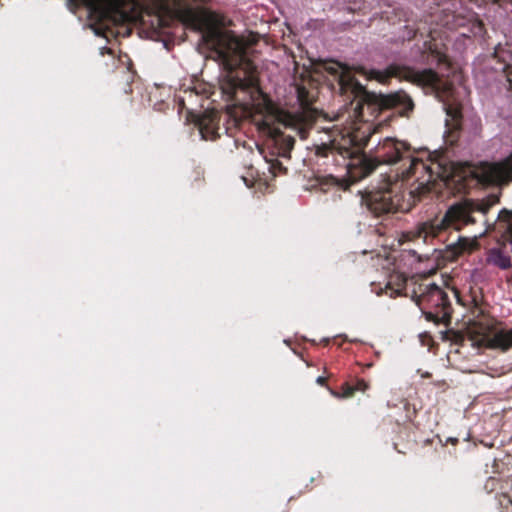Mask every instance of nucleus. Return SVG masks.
<instances>
[{"label": "nucleus", "instance_id": "obj_1", "mask_svg": "<svg viewBox=\"0 0 512 512\" xmlns=\"http://www.w3.org/2000/svg\"><path fill=\"white\" fill-rule=\"evenodd\" d=\"M206 0H162V28L168 25L171 13L186 28L199 32L202 40L213 49L227 67L219 81L222 94L235 104H251L261 115L259 129L278 142L284 138L285 148L291 150L295 139L284 137L282 129L295 131L307 139L316 121V111L310 109L315 95L306 87H297V98L303 110L290 113L265 94L259 86L252 63L247 59V44L233 31L223 30L225 17L205 6Z\"/></svg>", "mask_w": 512, "mask_h": 512}, {"label": "nucleus", "instance_id": "obj_2", "mask_svg": "<svg viewBox=\"0 0 512 512\" xmlns=\"http://www.w3.org/2000/svg\"><path fill=\"white\" fill-rule=\"evenodd\" d=\"M71 11L86 10L90 28L97 36H129V22L139 21L142 33L160 41V0H68Z\"/></svg>", "mask_w": 512, "mask_h": 512}, {"label": "nucleus", "instance_id": "obj_3", "mask_svg": "<svg viewBox=\"0 0 512 512\" xmlns=\"http://www.w3.org/2000/svg\"><path fill=\"white\" fill-rule=\"evenodd\" d=\"M327 85L333 93L343 98L349 118L355 122L368 123L384 110H394L401 116H408L414 109L411 97L404 91L390 94H374L352 75L350 69L337 61H325Z\"/></svg>", "mask_w": 512, "mask_h": 512}, {"label": "nucleus", "instance_id": "obj_4", "mask_svg": "<svg viewBox=\"0 0 512 512\" xmlns=\"http://www.w3.org/2000/svg\"><path fill=\"white\" fill-rule=\"evenodd\" d=\"M367 159L373 163V171L380 164L402 163L401 171L397 174L402 182L413 180L412 185L418 190H427L433 179L447 177L450 167L443 160H435L429 154L426 159L415 155L411 146L395 138L387 137L379 141L373 150L372 157Z\"/></svg>", "mask_w": 512, "mask_h": 512}, {"label": "nucleus", "instance_id": "obj_5", "mask_svg": "<svg viewBox=\"0 0 512 512\" xmlns=\"http://www.w3.org/2000/svg\"><path fill=\"white\" fill-rule=\"evenodd\" d=\"M371 139V127L360 133L354 131L340 140L315 145L316 163L326 168H343L353 182L360 181L373 173V163L363 153Z\"/></svg>", "mask_w": 512, "mask_h": 512}, {"label": "nucleus", "instance_id": "obj_6", "mask_svg": "<svg viewBox=\"0 0 512 512\" xmlns=\"http://www.w3.org/2000/svg\"><path fill=\"white\" fill-rule=\"evenodd\" d=\"M432 158L437 161H445L450 167L449 174L447 177L433 179L425 191L418 190L417 188L410 189L409 195L411 198L417 197L418 200H421L425 194L432 191L437 180L446 182L456 176H459L458 181H461L462 178L466 182L475 181L477 184L483 185H501L512 181V153L500 162H480L478 165L467 164L462 168V176L456 174L453 165L444 156L432 155Z\"/></svg>", "mask_w": 512, "mask_h": 512}, {"label": "nucleus", "instance_id": "obj_7", "mask_svg": "<svg viewBox=\"0 0 512 512\" xmlns=\"http://www.w3.org/2000/svg\"><path fill=\"white\" fill-rule=\"evenodd\" d=\"M474 212L484 213L473 202L465 201L457 203L448 208L442 216L419 223L413 230L408 232L410 240L422 239L424 243H433L434 240L445 242L444 234L450 230L459 231L463 227L476 222Z\"/></svg>", "mask_w": 512, "mask_h": 512}, {"label": "nucleus", "instance_id": "obj_8", "mask_svg": "<svg viewBox=\"0 0 512 512\" xmlns=\"http://www.w3.org/2000/svg\"><path fill=\"white\" fill-rule=\"evenodd\" d=\"M411 297L427 321L448 326L451 322L452 305L447 293L427 278L412 289Z\"/></svg>", "mask_w": 512, "mask_h": 512}, {"label": "nucleus", "instance_id": "obj_9", "mask_svg": "<svg viewBox=\"0 0 512 512\" xmlns=\"http://www.w3.org/2000/svg\"><path fill=\"white\" fill-rule=\"evenodd\" d=\"M356 71L368 80H376L382 84L387 83L391 78L405 80L418 86L437 87L440 83L439 75L432 69L417 70L398 63H392L384 70L367 69L361 66Z\"/></svg>", "mask_w": 512, "mask_h": 512}, {"label": "nucleus", "instance_id": "obj_10", "mask_svg": "<svg viewBox=\"0 0 512 512\" xmlns=\"http://www.w3.org/2000/svg\"><path fill=\"white\" fill-rule=\"evenodd\" d=\"M395 189L396 185L386 189L368 192L365 197L368 209L376 216L387 213L408 212L412 205L419 201L417 197H409L406 201L404 195L397 193ZM408 196L410 195L408 194Z\"/></svg>", "mask_w": 512, "mask_h": 512}, {"label": "nucleus", "instance_id": "obj_11", "mask_svg": "<svg viewBox=\"0 0 512 512\" xmlns=\"http://www.w3.org/2000/svg\"><path fill=\"white\" fill-rule=\"evenodd\" d=\"M452 27L464 29L465 31L461 32L464 37H483L486 33L485 25L476 13L468 16L454 15Z\"/></svg>", "mask_w": 512, "mask_h": 512}, {"label": "nucleus", "instance_id": "obj_12", "mask_svg": "<svg viewBox=\"0 0 512 512\" xmlns=\"http://www.w3.org/2000/svg\"><path fill=\"white\" fill-rule=\"evenodd\" d=\"M493 56L501 65L500 69L505 79L504 86L512 95V52L498 46L495 48Z\"/></svg>", "mask_w": 512, "mask_h": 512}, {"label": "nucleus", "instance_id": "obj_13", "mask_svg": "<svg viewBox=\"0 0 512 512\" xmlns=\"http://www.w3.org/2000/svg\"><path fill=\"white\" fill-rule=\"evenodd\" d=\"M448 115L452 117L451 123L449 121L446 122L447 131L445 132V142L450 146H454L461 134V112L457 109L453 111H448Z\"/></svg>", "mask_w": 512, "mask_h": 512}, {"label": "nucleus", "instance_id": "obj_14", "mask_svg": "<svg viewBox=\"0 0 512 512\" xmlns=\"http://www.w3.org/2000/svg\"><path fill=\"white\" fill-rule=\"evenodd\" d=\"M487 346L492 349L507 351L512 348V328L499 329L495 331L488 339Z\"/></svg>", "mask_w": 512, "mask_h": 512}, {"label": "nucleus", "instance_id": "obj_15", "mask_svg": "<svg viewBox=\"0 0 512 512\" xmlns=\"http://www.w3.org/2000/svg\"><path fill=\"white\" fill-rule=\"evenodd\" d=\"M183 96H178L176 98L177 106H178V113L181 115L185 112V121L186 123H195L198 124L200 127L202 126V121L198 114L194 112L192 108H189L186 104L187 101L190 99L196 97L197 95L193 93V91H187L185 90L183 92Z\"/></svg>", "mask_w": 512, "mask_h": 512}, {"label": "nucleus", "instance_id": "obj_16", "mask_svg": "<svg viewBox=\"0 0 512 512\" xmlns=\"http://www.w3.org/2000/svg\"><path fill=\"white\" fill-rule=\"evenodd\" d=\"M487 262L502 270L512 267L511 256L506 250V246L492 248L488 251Z\"/></svg>", "mask_w": 512, "mask_h": 512}, {"label": "nucleus", "instance_id": "obj_17", "mask_svg": "<svg viewBox=\"0 0 512 512\" xmlns=\"http://www.w3.org/2000/svg\"><path fill=\"white\" fill-rule=\"evenodd\" d=\"M427 54V64H436L438 67H449V60L445 53L441 52L437 45L432 42H425V51L423 55Z\"/></svg>", "mask_w": 512, "mask_h": 512}, {"label": "nucleus", "instance_id": "obj_18", "mask_svg": "<svg viewBox=\"0 0 512 512\" xmlns=\"http://www.w3.org/2000/svg\"><path fill=\"white\" fill-rule=\"evenodd\" d=\"M369 388V383L366 382L364 379H356L354 384L350 383H344L341 387L342 394L341 397L348 398L353 396L356 392H365ZM331 393L336 396L340 397L339 393L331 391Z\"/></svg>", "mask_w": 512, "mask_h": 512}, {"label": "nucleus", "instance_id": "obj_19", "mask_svg": "<svg viewBox=\"0 0 512 512\" xmlns=\"http://www.w3.org/2000/svg\"><path fill=\"white\" fill-rule=\"evenodd\" d=\"M499 220L500 223H505V233L507 234L511 244L512 252V211H508L506 209L502 210L499 214Z\"/></svg>", "mask_w": 512, "mask_h": 512}, {"label": "nucleus", "instance_id": "obj_20", "mask_svg": "<svg viewBox=\"0 0 512 512\" xmlns=\"http://www.w3.org/2000/svg\"><path fill=\"white\" fill-rule=\"evenodd\" d=\"M317 181H318L319 185L322 187V189L342 185L339 177L333 175L332 173H329V174L323 175V176H318Z\"/></svg>", "mask_w": 512, "mask_h": 512}, {"label": "nucleus", "instance_id": "obj_21", "mask_svg": "<svg viewBox=\"0 0 512 512\" xmlns=\"http://www.w3.org/2000/svg\"><path fill=\"white\" fill-rule=\"evenodd\" d=\"M443 340H451L456 344H462L465 341V336L459 331L448 330L444 332Z\"/></svg>", "mask_w": 512, "mask_h": 512}, {"label": "nucleus", "instance_id": "obj_22", "mask_svg": "<svg viewBox=\"0 0 512 512\" xmlns=\"http://www.w3.org/2000/svg\"><path fill=\"white\" fill-rule=\"evenodd\" d=\"M270 171L274 175H276L277 173H285L287 169L282 165V163L279 160L275 159L274 161L271 162Z\"/></svg>", "mask_w": 512, "mask_h": 512}, {"label": "nucleus", "instance_id": "obj_23", "mask_svg": "<svg viewBox=\"0 0 512 512\" xmlns=\"http://www.w3.org/2000/svg\"><path fill=\"white\" fill-rule=\"evenodd\" d=\"M120 61L122 64L126 65L127 72L129 74L127 81L132 78L133 71H132V62L131 59L128 57V55H124L123 57H120Z\"/></svg>", "mask_w": 512, "mask_h": 512}, {"label": "nucleus", "instance_id": "obj_24", "mask_svg": "<svg viewBox=\"0 0 512 512\" xmlns=\"http://www.w3.org/2000/svg\"><path fill=\"white\" fill-rule=\"evenodd\" d=\"M194 181H201L204 179V170L201 167H195L192 171Z\"/></svg>", "mask_w": 512, "mask_h": 512}, {"label": "nucleus", "instance_id": "obj_25", "mask_svg": "<svg viewBox=\"0 0 512 512\" xmlns=\"http://www.w3.org/2000/svg\"><path fill=\"white\" fill-rule=\"evenodd\" d=\"M316 383L321 385V386H326V383H327V378L324 377V376H319L317 379H316Z\"/></svg>", "mask_w": 512, "mask_h": 512}, {"label": "nucleus", "instance_id": "obj_26", "mask_svg": "<svg viewBox=\"0 0 512 512\" xmlns=\"http://www.w3.org/2000/svg\"><path fill=\"white\" fill-rule=\"evenodd\" d=\"M415 36H416V31L415 30H410L409 34L407 36V39L408 40H412Z\"/></svg>", "mask_w": 512, "mask_h": 512}, {"label": "nucleus", "instance_id": "obj_27", "mask_svg": "<svg viewBox=\"0 0 512 512\" xmlns=\"http://www.w3.org/2000/svg\"><path fill=\"white\" fill-rule=\"evenodd\" d=\"M161 42H162L163 44H165V46H167V44L165 43L164 39H161Z\"/></svg>", "mask_w": 512, "mask_h": 512}]
</instances>
